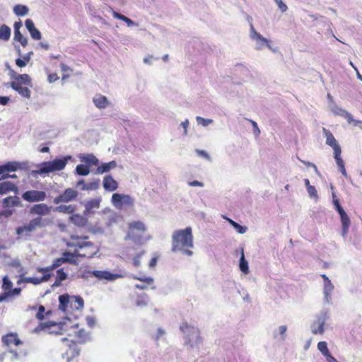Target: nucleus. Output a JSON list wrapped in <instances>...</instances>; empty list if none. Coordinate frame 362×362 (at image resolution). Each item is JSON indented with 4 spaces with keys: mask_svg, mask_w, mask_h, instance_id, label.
Listing matches in <instances>:
<instances>
[{
    "mask_svg": "<svg viewBox=\"0 0 362 362\" xmlns=\"http://www.w3.org/2000/svg\"><path fill=\"white\" fill-rule=\"evenodd\" d=\"M340 216V219L341 222L342 229H341V235L345 238L348 233L349 228L350 226V218L348 216L347 214L344 211V209L341 207L337 210Z\"/></svg>",
    "mask_w": 362,
    "mask_h": 362,
    "instance_id": "obj_19",
    "label": "nucleus"
},
{
    "mask_svg": "<svg viewBox=\"0 0 362 362\" xmlns=\"http://www.w3.org/2000/svg\"><path fill=\"white\" fill-rule=\"evenodd\" d=\"M129 232L127 235V238H129L133 240L134 242H138L140 240L141 235L137 236L134 235V230H137L141 232H144L146 230V226L141 221H134L130 223L129 225Z\"/></svg>",
    "mask_w": 362,
    "mask_h": 362,
    "instance_id": "obj_12",
    "label": "nucleus"
},
{
    "mask_svg": "<svg viewBox=\"0 0 362 362\" xmlns=\"http://www.w3.org/2000/svg\"><path fill=\"white\" fill-rule=\"evenodd\" d=\"M74 209V207L71 205H59L55 208L54 211L69 214H72Z\"/></svg>",
    "mask_w": 362,
    "mask_h": 362,
    "instance_id": "obj_40",
    "label": "nucleus"
},
{
    "mask_svg": "<svg viewBox=\"0 0 362 362\" xmlns=\"http://www.w3.org/2000/svg\"><path fill=\"white\" fill-rule=\"evenodd\" d=\"M341 149H337L334 151V158L338 167L344 165V160L341 157Z\"/></svg>",
    "mask_w": 362,
    "mask_h": 362,
    "instance_id": "obj_45",
    "label": "nucleus"
},
{
    "mask_svg": "<svg viewBox=\"0 0 362 362\" xmlns=\"http://www.w3.org/2000/svg\"><path fill=\"white\" fill-rule=\"evenodd\" d=\"M100 199H93L85 203V213L90 214L93 213L94 209H98L100 207Z\"/></svg>",
    "mask_w": 362,
    "mask_h": 362,
    "instance_id": "obj_31",
    "label": "nucleus"
},
{
    "mask_svg": "<svg viewBox=\"0 0 362 362\" xmlns=\"http://www.w3.org/2000/svg\"><path fill=\"white\" fill-rule=\"evenodd\" d=\"M51 211V207L45 204H38L33 205L30 210L31 214L43 216L48 214Z\"/></svg>",
    "mask_w": 362,
    "mask_h": 362,
    "instance_id": "obj_21",
    "label": "nucleus"
},
{
    "mask_svg": "<svg viewBox=\"0 0 362 362\" xmlns=\"http://www.w3.org/2000/svg\"><path fill=\"white\" fill-rule=\"evenodd\" d=\"M14 78L17 81L16 82H19L20 84H24L27 86H32L31 84V78L29 76V75L24 74H18L16 75Z\"/></svg>",
    "mask_w": 362,
    "mask_h": 362,
    "instance_id": "obj_38",
    "label": "nucleus"
},
{
    "mask_svg": "<svg viewBox=\"0 0 362 362\" xmlns=\"http://www.w3.org/2000/svg\"><path fill=\"white\" fill-rule=\"evenodd\" d=\"M250 37L255 42V49L260 50L266 47V45H268L269 40L264 37L260 33H257L252 23H250Z\"/></svg>",
    "mask_w": 362,
    "mask_h": 362,
    "instance_id": "obj_9",
    "label": "nucleus"
},
{
    "mask_svg": "<svg viewBox=\"0 0 362 362\" xmlns=\"http://www.w3.org/2000/svg\"><path fill=\"white\" fill-rule=\"evenodd\" d=\"M21 288H15L13 289L11 288L10 291H6V293H8V297L18 296L21 294Z\"/></svg>",
    "mask_w": 362,
    "mask_h": 362,
    "instance_id": "obj_54",
    "label": "nucleus"
},
{
    "mask_svg": "<svg viewBox=\"0 0 362 362\" xmlns=\"http://www.w3.org/2000/svg\"><path fill=\"white\" fill-rule=\"evenodd\" d=\"M13 40L19 42L23 47L28 45V39L21 34V31L14 33Z\"/></svg>",
    "mask_w": 362,
    "mask_h": 362,
    "instance_id": "obj_43",
    "label": "nucleus"
},
{
    "mask_svg": "<svg viewBox=\"0 0 362 362\" xmlns=\"http://www.w3.org/2000/svg\"><path fill=\"white\" fill-rule=\"evenodd\" d=\"M103 185L106 191L113 192L118 187V184L111 175H106L103 182Z\"/></svg>",
    "mask_w": 362,
    "mask_h": 362,
    "instance_id": "obj_22",
    "label": "nucleus"
},
{
    "mask_svg": "<svg viewBox=\"0 0 362 362\" xmlns=\"http://www.w3.org/2000/svg\"><path fill=\"white\" fill-rule=\"evenodd\" d=\"M111 201L117 209H122L123 206H132L134 203V200L131 196L119 193L113 194Z\"/></svg>",
    "mask_w": 362,
    "mask_h": 362,
    "instance_id": "obj_7",
    "label": "nucleus"
},
{
    "mask_svg": "<svg viewBox=\"0 0 362 362\" xmlns=\"http://www.w3.org/2000/svg\"><path fill=\"white\" fill-rule=\"evenodd\" d=\"M223 218L225 219L228 220V223L236 230V231L238 233L243 234L247 231V227L243 226L240 225L239 223H238L237 222L234 221L233 220L226 218V216H223Z\"/></svg>",
    "mask_w": 362,
    "mask_h": 362,
    "instance_id": "obj_39",
    "label": "nucleus"
},
{
    "mask_svg": "<svg viewBox=\"0 0 362 362\" xmlns=\"http://www.w3.org/2000/svg\"><path fill=\"white\" fill-rule=\"evenodd\" d=\"M332 198H333V204L334 206V208L336 210H338L339 209L341 208L339 199L336 197V195L334 192L332 193Z\"/></svg>",
    "mask_w": 362,
    "mask_h": 362,
    "instance_id": "obj_58",
    "label": "nucleus"
},
{
    "mask_svg": "<svg viewBox=\"0 0 362 362\" xmlns=\"http://www.w3.org/2000/svg\"><path fill=\"white\" fill-rule=\"evenodd\" d=\"M307 191L310 198L315 199V200L318 199L317 192L314 186H309L307 188Z\"/></svg>",
    "mask_w": 362,
    "mask_h": 362,
    "instance_id": "obj_48",
    "label": "nucleus"
},
{
    "mask_svg": "<svg viewBox=\"0 0 362 362\" xmlns=\"http://www.w3.org/2000/svg\"><path fill=\"white\" fill-rule=\"evenodd\" d=\"M77 336L78 338L81 339L80 342L83 343L85 341V339L87 337V334L84 329H81L78 332Z\"/></svg>",
    "mask_w": 362,
    "mask_h": 362,
    "instance_id": "obj_61",
    "label": "nucleus"
},
{
    "mask_svg": "<svg viewBox=\"0 0 362 362\" xmlns=\"http://www.w3.org/2000/svg\"><path fill=\"white\" fill-rule=\"evenodd\" d=\"M141 254H137L133 259V264L136 267H139L141 264Z\"/></svg>",
    "mask_w": 362,
    "mask_h": 362,
    "instance_id": "obj_62",
    "label": "nucleus"
},
{
    "mask_svg": "<svg viewBox=\"0 0 362 362\" xmlns=\"http://www.w3.org/2000/svg\"><path fill=\"white\" fill-rule=\"evenodd\" d=\"M86 322H87V325H88V327H93L95 326V320L94 317H93L91 316H87L86 317Z\"/></svg>",
    "mask_w": 362,
    "mask_h": 362,
    "instance_id": "obj_60",
    "label": "nucleus"
},
{
    "mask_svg": "<svg viewBox=\"0 0 362 362\" xmlns=\"http://www.w3.org/2000/svg\"><path fill=\"white\" fill-rule=\"evenodd\" d=\"M300 160L303 163H304L306 166H308V167H312V168L314 169V170H315V172L316 173V174L320 175V173H319V171H318V170H317V166H316L314 163H310V162H309V161H305V160Z\"/></svg>",
    "mask_w": 362,
    "mask_h": 362,
    "instance_id": "obj_59",
    "label": "nucleus"
},
{
    "mask_svg": "<svg viewBox=\"0 0 362 362\" xmlns=\"http://www.w3.org/2000/svg\"><path fill=\"white\" fill-rule=\"evenodd\" d=\"M87 236L79 237L77 235H71V241H69L66 243V245L69 247H93V243L92 242H81L79 241L80 239H87Z\"/></svg>",
    "mask_w": 362,
    "mask_h": 362,
    "instance_id": "obj_17",
    "label": "nucleus"
},
{
    "mask_svg": "<svg viewBox=\"0 0 362 362\" xmlns=\"http://www.w3.org/2000/svg\"><path fill=\"white\" fill-rule=\"evenodd\" d=\"M276 4H277L281 12H286L288 9L287 6L282 1V0H274Z\"/></svg>",
    "mask_w": 362,
    "mask_h": 362,
    "instance_id": "obj_55",
    "label": "nucleus"
},
{
    "mask_svg": "<svg viewBox=\"0 0 362 362\" xmlns=\"http://www.w3.org/2000/svg\"><path fill=\"white\" fill-rule=\"evenodd\" d=\"M98 252V249L95 248V251L88 254H81L79 253L77 250L74 252H64L62 253V259L64 260V263H69L74 265H78V262L76 259V257H88L93 258Z\"/></svg>",
    "mask_w": 362,
    "mask_h": 362,
    "instance_id": "obj_6",
    "label": "nucleus"
},
{
    "mask_svg": "<svg viewBox=\"0 0 362 362\" xmlns=\"http://www.w3.org/2000/svg\"><path fill=\"white\" fill-rule=\"evenodd\" d=\"M323 279V296L324 302L327 304L332 303V293L334 289V286L328 276L325 274L321 275Z\"/></svg>",
    "mask_w": 362,
    "mask_h": 362,
    "instance_id": "obj_8",
    "label": "nucleus"
},
{
    "mask_svg": "<svg viewBox=\"0 0 362 362\" xmlns=\"http://www.w3.org/2000/svg\"><path fill=\"white\" fill-rule=\"evenodd\" d=\"M64 325V322H60L57 323L53 321H49L47 322H41L39 325L35 328V332H39L45 329H51L53 327H57V330L51 331V333H55L56 334H61L62 333V330L64 329L63 327Z\"/></svg>",
    "mask_w": 362,
    "mask_h": 362,
    "instance_id": "obj_13",
    "label": "nucleus"
},
{
    "mask_svg": "<svg viewBox=\"0 0 362 362\" xmlns=\"http://www.w3.org/2000/svg\"><path fill=\"white\" fill-rule=\"evenodd\" d=\"M196 152H197L198 156H202V157L206 158L207 160H210L211 159L210 156L205 151L198 150L197 149V150H196Z\"/></svg>",
    "mask_w": 362,
    "mask_h": 362,
    "instance_id": "obj_64",
    "label": "nucleus"
},
{
    "mask_svg": "<svg viewBox=\"0 0 362 362\" xmlns=\"http://www.w3.org/2000/svg\"><path fill=\"white\" fill-rule=\"evenodd\" d=\"M29 33H30V35L31 37L33 39H34V40H40L41 37H42L41 33L36 28H35L34 29L30 30V32H29Z\"/></svg>",
    "mask_w": 362,
    "mask_h": 362,
    "instance_id": "obj_49",
    "label": "nucleus"
},
{
    "mask_svg": "<svg viewBox=\"0 0 362 362\" xmlns=\"http://www.w3.org/2000/svg\"><path fill=\"white\" fill-rule=\"evenodd\" d=\"M100 186V180L87 183L84 187H81V190H96Z\"/></svg>",
    "mask_w": 362,
    "mask_h": 362,
    "instance_id": "obj_44",
    "label": "nucleus"
},
{
    "mask_svg": "<svg viewBox=\"0 0 362 362\" xmlns=\"http://www.w3.org/2000/svg\"><path fill=\"white\" fill-rule=\"evenodd\" d=\"M148 301V296L146 294H143L138 297V298L136 299V304L139 307H144L147 305Z\"/></svg>",
    "mask_w": 362,
    "mask_h": 362,
    "instance_id": "obj_46",
    "label": "nucleus"
},
{
    "mask_svg": "<svg viewBox=\"0 0 362 362\" xmlns=\"http://www.w3.org/2000/svg\"><path fill=\"white\" fill-rule=\"evenodd\" d=\"M317 349L321 352V354L326 358L331 353L327 347V344L326 341H320L317 344Z\"/></svg>",
    "mask_w": 362,
    "mask_h": 362,
    "instance_id": "obj_41",
    "label": "nucleus"
},
{
    "mask_svg": "<svg viewBox=\"0 0 362 362\" xmlns=\"http://www.w3.org/2000/svg\"><path fill=\"white\" fill-rule=\"evenodd\" d=\"M193 247V235L191 227L175 230L173 232L172 235V252H181L183 255L192 256L193 252L189 249Z\"/></svg>",
    "mask_w": 362,
    "mask_h": 362,
    "instance_id": "obj_1",
    "label": "nucleus"
},
{
    "mask_svg": "<svg viewBox=\"0 0 362 362\" xmlns=\"http://www.w3.org/2000/svg\"><path fill=\"white\" fill-rule=\"evenodd\" d=\"M69 304V308L71 310H81L83 308L84 301L81 296H70Z\"/></svg>",
    "mask_w": 362,
    "mask_h": 362,
    "instance_id": "obj_23",
    "label": "nucleus"
},
{
    "mask_svg": "<svg viewBox=\"0 0 362 362\" xmlns=\"http://www.w3.org/2000/svg\"><path fill=\"white\" fill-rule=\"evenodd\" d=\"M27 62L23 59V58L21 59V58H18L16 59V64L18 66V67H24L26 66L27 64Z\"/></svg>",
    "mask_w": 362,
    "mask_h": 362,
    "instance_id": "obj_63",
    "label": "nucleus"
},
{
    "mask_svg": "<svg viewBox=\"0 0 362 362\" xmlns=\"http://www.w3.org/2000/svg\"><path fill=\"white\" fill-rule=\"evenodd\" d=\"M79 159L81 162L85 163L87 165H98L99 160L92 153L80 154Z\"/></svg>",
    "mask_w": 362,
    "mask_h": 362,
    "instance_id": "obj_26",
    "label": "nucleus"
},
{
    "mask_svg": "<svg viewBox=\"0 0 362 362\" xmlns=\"http://www.w3.org/2000/svg\"><path fill=\"white\" fill-rule=\"evenodd\" d=\"M240 255L241 256L239 261V268L243 273L247 274L249 273V266L248 262L245 257L243 247L240 248Z\"/></svg>",
    "mask_w": 362,
    "mask_h": 362,
    "instance_id": "obj_32",
    "label": "nucleus"
},
{
    "mask_svg": "<svg viewBox=\"0 0 362 362\" xmlns=\"http://www.w3.org/2000/svg\"><path fill=\"white\" fill-rule=\"evenodd\" d=\"M329 318V312L327 309H323L317 313L315 320L310 325V331L313 334H323L325 332V325Z\"/></svg>",
    "mask_w": 362,
    "mask_h": 362,
    "instance_id": "obj_5",
    "label": "nucleus"
},
{
    "mask_svg": "<svg viewBox=\"0 0 362 362\" xmlns=\"http://www.w3.org/2000/svg\"><path fill=\"white\" fill-rule=\"evenodd\" d=\"M11 28L6 25H1L0 26V40L8 41L11 37Z\"/></svg>",
    "mask_w": 362,
    "mask_h": 362,
    "instance_id": "obj_35",
    "label": "nucleus"
},
{
    "mask_svg": "<svg viewBox=\"0 0 362 362\" xmlns=\"http://www.w3.org/2000/svg\"><path fill=\"white\" fill-rule=\"evenodd\" d=\"M81 349L74 341H71L69 344V350L66 351L67 361H70L69 357L74 358L79 355Z\"/></svg>",
    "mask_w": 362,
    "mask_h": 362,
    "instance_id": "obj_30",
    "label": "nucleus"
},
{
    "mask_svg": "<svg viewBox=\"0 0 362 362\" xmlns=\"http://www.w3.org/2000/svg\"><path fill=\"white\" fill-rule=\"evenodd\" d=\"M11 88L17 91L21 96L26 98H30V90L27 87H23L19 82L12 81L11 83Z\"/></svg>",
    "mask_w": 362,
    "mask_h": 362,
    "instance_id": "obj_25",
    "label": "nucleus"
},
{
    "mask_svg": "<svg viewBox=\"0 0 362 362\" xmlns=\"http://www.w3.org/2000/svg\"><path fill=\"white\" fill-rule=\"evenodd\" d=\"M287 330V327L286 325H281L279 327L278 331L279 334L281 336V339L284 340L285 339V334Z\"/></svg>",
    "mask_w": 362,
    "mask_h": 362,
    "instance_id": "obj_56",
    "label": "nucleus"
},
{
    "mask_svg": "<svg viewBox=\"0 0 362 362\" xmlns=\"http://www.w3.org/2000/svg\"><path fill=\"white\" fill-rule=\"evenodd\" d=\"M329 110L335 115H339L346 119L349 124H351L353 120V116L351 113L346 110L339 107L334 101L329 103Z\"/></svg>",
    "mask_w": 362,
    "mask_h": 362,
    "instance_id": "obj_16",
    "label": "nucleus"
},
{
    "mask_svg": "<svg viewBox=\"0 0 362 362\" xmlns=\"http://www.w3.org/2000/svg\"><path fill=\"white\" fill-rule=\"evenodd\" d=\"M71 221L77 226L83 227L87 223V218L79 214H74L70 217Z\"/></svg>",
    "mask_w": 362,
    "mask_h": 362,
    "instance_id": "obj_34",
    "label": "nucleus"
},
{
    "mask_svg": "<svg viewBox=\"0 0 362 362\" xmlns=\"http://www.w3.org/2000/svg\"><path fill=\"white\" fill-rule=\"evenodd\" d=\"M45 311V308L43 305H40L38 308V311L36 314V318L42 320L45 318L44 313Z\"/></svg>",
    "mask_w": 362,
    "mask_h": 362,
    "instance_id": "obj_52",
    "label": "nucleus"
},
{
    "mask_svg": "<svg viewBox=\"0 0 362 362\" xmlns=\"http://www.w3.org/2000/svg\"><path fill=\"white\" fill-rule=\"evenodd\" d=\"M25 25L28 32H30V30L35 28V24L31 19H26L25 21Z\"/></svg>",
    "mask_w": 362,
    "mask_h": 362,
    "instance_id": "obj_57",
    "label": "nucleus"
},
{
    "mask_svg": "<svg viewBox=\"0 0 362 362\" xmlns=\"http://www.w3.org/2000/svg\"><path fill=\"white\" fill-rule=\"evenodd\" d=\"M322 132L326 139L325 143L327 145L332 147L334 151L337 149H341L340 145L329 130L322 128Z\"/></svg>",
    "mask_w": 362,
    "mask_h": 362,
    "instance_id": "obj_20",
    "label": "nucleus"
},
{
    "mask_svg": "<svg viewBox=\"0 0 362 362\" xmlns=\"http://www.w3.org/2000/svg\"><path fill=\"white\" fill-rule=\"evenodd\" d=\"M90 173V168L87 165L79 164L76 167L75 174L80 176H86Z\"/></svg>",
    "mask_w": 362,
    "mask_h": 362,
    "instance_id": "obj_37",
    "label": "nucleus"
},
{
    "mask_svg": "<svg viewBox=\"0 0 362 362\" xmlns=\"http://www.w3.org/2000/svg\"><path fill=\"white\" fill-rule=\"evenodd\" d=\"M117 167V162L115 160H112L108 163H102L96 169V174H103L105 173H108L110 170L115 168Z\"/></svg>",
    "mask_w": 362,
    "mask_h": 362,
    "instance_id": "obj_27",
    "label": "nucleus"
},
{
    "mask_svg": "<svg viewBox=\"0 0 362 362\" xmlns=\"http://www.w3.org/2000/svg\"><path fill=\"white\" fill-rule=\"evenodd\" d=\"M29 11L28 7L22 4H17L13 7V13L18 16H24Z\"/></svg>",
    "mask_w": 362,
    "mask_h": 362,
    "instance_id": "obj_36",
    "label": "nucleus"
},
{
    "mask_svg": "<svg viewBox=\"0 0 362 362\" xmlns=\"http://www.w3.org/2000/svg\"><path fill=\"white\" fill-rule=\"evenodd\" d=\"M77 196V191L74 190L72 188H67L62 194L56 197L54 199L53 202L55 204H59L61 202H69L75 200Z\"/></svg>",
    "mask_w": 362,
    "mask_h": 362,
    "instance_id": "obj_11",
    "label": "nucleus"
},
{
    "mask_svg": "<svg viewBox=\"0 0 362 362\" xmlns=\"http://www.w3.org/2000/svg\"><path fill=\"white\" fill-rule=\"evenodd\" d=\"M47 224L48 222L40 216L33 218L28 224L16 228V232L18 235V239L23 236H30L31 233L35 230L37 228H42Z\"/></svg>",
    "mask_w": 362,
    "mask_h": 362,
    "instance_id": "obj_4",
    "label": "nucleus"
},
{
    "mask_svg": "<svg viewBox=\"0 0 362 362\" xmlns=\"http://www.w3.org/2000/svg\"><path fill=\"white\" fill-rule=\"evenodd\" d=\"M180 329L185 334V344L192 349H198L202 342L198 328L185 322L180 325Z\"/></svg>",
    "mask_w": 362,
    "mask_h": 362,
    "instance_id": "obj_2",
    "label": "nucleus"
},
{
    "mask_svg": "<svg viewBox=\"0 0 362 362\" xmlns=\"http://www.w3.org/2000/svg\"><path fill=\"white\" fill-rule=\"evenodd\" d=\"M13 287V283L7 276L2 279V289L4 292L10 291Z\"/></svg>",
    "mask_w": 362,
    "mask_h": 362,
    "instance_id": "obj_42",
    "label": "nucleus"
},
{
    "mask_svg": "<svg viewBox=\"0 0 362 362\" xmlns=\"http://www.w3.org/2000/svg\"><path fill=\"white\" fill-rule=\"evenodd\" d=\"M2 206L4 208L21 206V201L17 196H10L3 199Z\"/></svg>",
    "mask_w": 362,
    "mask_h": 362,
    "instance_id": "obj_24",
    "label": "nucleus"
},
{
    "mask_svg": "<svg viewBox=\"0 0 362 362\" xmlns=\"http://www.w3.org/2000/svg\"><path fill=\"white\" fill-rule=\"evenodd\" d=\"M46 197L45 192L38 190H28L22 194V198L28 202H42L45 199Z\"/></svg>",
    "mask_w": 362,
    "mask_h": 362,
    "instance_id": "obj_10",
    "label": "nucleus"
},
{
    "mask_svg": "<svg viewBox=\"0 0 362 362\" xmlns=\"http://www.w3.org/2000/svg\"><path fill=\"white\" fill-rule=\"evenodd\" d=\"M62 264H64V260L62 257L57 258L54 260L52 264L51 265V269H55L61 266Z\"/></svg>",
    "mask_w": 362,
    "mask_h": 362,
    "instance_id": "obj_51",
    "label": "nucleus"
},
{
    "mask_svg": "<svg viewBox=\"0 0 362 362\" xmlns=\"http://www.w3.org/2000/svg\"><path fill=\"white\" fill-rule=\"evenodd\" d=\"M19 167L17 162H8L0 165V180L8 178V173L16 171Z\"/></svg>",
    "mask_w": 362,
    "mask_h": 362,
    "instance_id": "obj_18",
    "label": "nucleus"
},
{
    "mask_svg": "<svg viewBox=\"0 0 362 362\" xmlns=\"http://www.w3.org/2000/svg\"><path fill=\"white\" fill-rule=\"evenodd\" d=\"M92 274L93 276L95 278L100 279V280H107L109 281H114L117 279L124 277V275L119 274H112L109 271L104 270V271H100V270H93L92 272H89Z\"/></svg>",
    "mask_w": 362,
    "mask_h": 362,
    "instance_id": "obj_14",
    "label": "nucleus"
},
{
    "mask_svg": "<svg viewBox=\"0 0 362 362\" xmlns=\"http://www.w3.org/2000/svg\"><path fill=\"white\" fill-rule=\"evenodd\" d=\"M134 279H138L140 281H141L146 284H148V285H151L153 283V279L151 276L143 277V278L134 277Z\"/></svg>",
    "mask_w": 362,
    "mask_h": 362,
    "instance_id": "obj_53",
    "label": "nucleus"
},
{
    "mask_svg": "<svg viewBox=\"0 0 362 362\" xmlns=\"http://www.w3.org/2000/svg\"><path fill=\"white\" fill-rule=\"evenodd\" d=\"M72 160L71 156H65L62 158H57L51 161H45L40 165V168L35 173L42 175L54 171L63 170L69 160Z\"/></svg>",
    "mask_w": 362,
    "mask_h": 362,
    "instance_id": "obj_3",
    "label": "nucleus"
},
{
    "mask_svg": "<svg viewBox=\"0 0 362 362\" xmlns=\"http://www.w3.org/2000/svg\"><path fill=\"white\" fill-rule=\"evenodd\" d=\"M59 281H64L67 278V274L64 272V269H59L57 271V277Z\"/></svg>",
    "mask_w": 362,
    "mask_h": 362,
    "instance_id": "obj_50",
    "label": "nucleus"
},
{
    "mask_svg": "<svg viewBox=\"0 0 362 362\" xmlns=\"http://www.w3.org/2000/svg\"><path fill=\"white\" fill-rule=\"evenodd\" d=\"M11 191H17L14 184L8 181L0 183V194H4Z\"/></svg>",
    "mask_w": 362,
    "mask_h": 362,
    "instance_id": "obj_33",
    "label": "nucleus"
},
{
    "mask_svg": "<svg viewBox=\"0 0 362 362\" xmlns=\"http://www.w3.org/2000/svg\"><path fill=\"white\" fill-rule=\"evenodd\" d=\"M94 105L99 109H104L109 105L107 97L102 95H97L93 99Z\"/></svg>",
    "mask_w": 362,
    "mask_h": 362,
    "instance_id": "obj_29",
    "label": "nucleus"
},
{
    "mask_svg": "<svg viewBox=\"0 0 362 362\" xmlns=\"http://www.w3.org/2000/svg\"><path fill=\"white\" fill-rule=\"evenodd\" d=\"M59 310H61L63 313H64L66 315L65 319L71 320L73 315L71 312L69 311L70 296H69L68 294H63L59 296Z\"/></svg>",
    "mask_w": 362,
    "mask_h": 362,
    "instance_id": "obj_15",
    "label": "nucleus"
},
{
    "mask_svg": "<svg viewBox=\"0 0 362 362\" xmlns=\"http://www.w3.org/2000/svg\"><path fill=\"white\" fill-rule=\"evenodd\" d=\"M2 342L6 346H9L11 344L18 346L22 344L21 341L17 337V334H8L3 336Z\"/></svg>",
    "mask_w": 362,
    "mask_h": 362,
    "instance_id": "obj_28",
    "label": "nucleus"
},
{
    "mask_svg": "<svg viewBox=\"0 0 362 362\" xmlns=\"http://www.w3.org/2000/svg\"><path fill=\"white\" fill-rule=\"evenodd\" d=\"M196 120L198 124L202 125L203 127H207L210 124L213 123V119H205L200 116H197L196 117Z\"/></svg>",
    "mask_w": 362,
    "mask_h": 362,
    "instance_id": "obj_47",
    "label": "nucleus"
}]
</instances>
